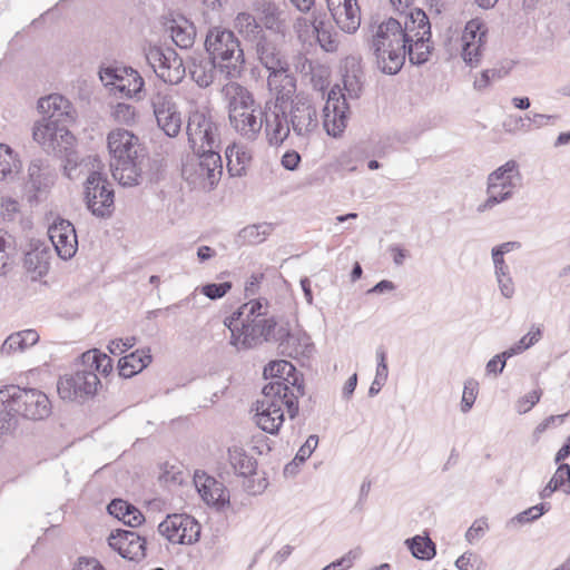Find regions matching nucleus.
Segmentation results:
<instances>
[{
	"label": "nucleus",
	"mask_w": 570,
	"mask_h": 570,
	"mask_svg": "<svg viewBox=\"0 0 570 570\" xmlns=\"http://www.w3.org/2000/svg\"><path fill=\"white\" fill-rule=\"evenodd\" d=\"M342 71L346 95L343 94L338 87L332 88L323 108V127L328 136L335 138L340 137L347 126L350 117L347 97L357 99L363 89V71L360 58L353 56L346 57L342 66Z\"/></svg>",
	"instance_id": "nucleus-1"
},
{
	"label": "nucleus",
	"mask_w": 570,
	"mask_h": 570,
	"mask_svg": "<svg viewBox=\"0 0 570 570\" xmlns=\"http://www.w3.org/2000/svg\"><path fill=\"white\" fill-rule=\"evenodd\" d=\"M107 144L114 179L124 187L141 184L144 168L149 159L138 137L127 129H115L108 134Z\"/></svg>",
	"instance_id": "nucleus-2"
},
{
	"label": "nucleus",
	"mask_w": 570,
	"mask_h": 570,
	"mask_svg": "<svg viewBox=\"0 0 570 570\" xmlns=\"http://www.w3.org/2000/svg\"><path fill=\"white\" fill-rule=\"evenodd\" d=\"M222 92L227 102L232 128L246 140H256L263 125L266 126V112H273V109H266V105L262 108L253 94L235 81L226 83Z\"/></svg>",
	"instance_id": "nucleus-3"
},
{
	"label": "nucleus",
	"mask_w": 570,
	"mask_h": 570,
	"mask_svg": "<svg viewBox=\"0 0 570 570\" xmlns=\"http://www.w3.org/2000/svg\"><path fill=\"white\" fill-rule=\"evenodd\" d=\"M267 86L275 94V100H267L266 109V136L273 146H279L289 136V127L286 116V104L294 99L296 92V78L289 72L288 66L272 71L267 77Z\"/></svg>",
	"instance_id": "nucleus-4"
},
{
	"label": "nucleus",
	"mask_w": 570,
	"mask_h": 570,
	"mask_svg": "<svg viewBox=\"0 0 570 570\" xmlns=\"http://www.w3.org/2000/svg\"><path fill=\"white\" fill-rule=\"evenodd\" d=\"M253 324L244 326L243 350L250 348L263 341L274 340L278 342L279 353L288 357L303 355L307 344V337H302L292 332L288 322L275 320H254Z\"/></svg>",
	"instance_id": "nucleus-5"
},
{
	"label": "nucleus",
	"mask_w": 570,
	"mask_h": 570,
	"mask_svg": "<svg viewBox=\"0 0 570 570\" xmlns=\"http://www.w3.org/2000/svg\"><path fill=\"white\" fill-rule=\"evenodd\" d=\"M286 389L278 383L266 384L263 399L257 401L256 424L269 434H277L284 423V407L291 420L298 414V400L296 396L284 393Z\"/></svg>",
	"instance_id": "nucleus-6"
},
{
	"label": "nucleus",
	"mask_w": 570,
	"mask_h": 570,
	"mask_svg": "<svg viewBox=\"0 0 570 570\" xmlns=\"http://www.w3.org/2000/svg\"><path fill=\"white\" fill-rule=\"evenodd\" d=\"M205 50L220 63L225 79L239 78L245 66L244 51L235 33L225 28H210L205 38Z\"/></svg>",
	"instance_id": "nucleus-7"
},
{
	"label": "nucleus",
	"mask_w": 570,
	"mask_h": 570,
	"mask_svg": "<svg viewBox=\"0 0 570 570\" xmlns=\"http://www.w3.org/2000/svg\"><path fill=\"white\" fill-rule=\"evenodd\" d=\"M400 37L399 26L394 22H381L372 36L371 49L376 66L385 75L399 73L405 63L406 50Z\"/></svg>",
	"instance_id": "nucleus-8"
},
{
	"label": "nucleus",
	"mask_w": 570,
	"mask_h": 570,
	"mask_svg": "<svg viewBox=\"0 0 570 570\" xmlns=\"http://www.w3.org/2000/svg\"><path fill=\"white\" fill-rule=\"evenodd\" d=\"M32 137L45 151L65 159V170L78 166V156L73 150L75 137L63 124L43 117L42 121L35 124Z\"/></svg>",
	"instance_id": "nucleus-9"
},
{
	"label": "nucleus",
	"mask_w": 570,
	"mask_h": 570,
	"mask_svg": "<svg viewBox=\"0 0 570 570\" xmlns=\"http://www.w3.org/2000/svg\"><path fill=\"white\" fill-rule=\"evenodd\" d=\"M186 134L194 153L220 150V128L207 109H193L188 114Z\"/></svg>",
	"instance_id": "nucleus-10"
},
{
	"label": "nucleus",
	"mask_w": 570,
	"mask_h": 570,
	"mask_svg": "<svg viewBox=\"0 0 570 570\" xmlns=\"http://www.w3.org/2000/svg\"><path fill=\"white\" fill-rule=\"evenodd\" d=\"M83 199L88 210L96 217L109 218L115 209V191L107 177L92 171L83 185Z\"/></svg>",
	"instance_id": "nucleus-11"
},
{
	"label": "nucleus",
	"mask_w": 570,
	"mask_h": 570,
	"mask_svg": "<svg viewBox=\"0 0 570 570\" xmlns=\"http://www.w3.org/2000/svg\"><path fill=\"white\" fill-rule=\"evenodd\" d=\"M99 385L100 381L95 371L82 366L71 374L60 376L57 390L62 400L82 403L96 395Z\"/></svg>",
	"instance_id": "nucleus-12"
},
{
	"label": "nucleus",
	"mask_w": 570,
	"mask_h": 570,
	"mask_svg": "<svg viewBox=\"0 0 570 570\" xmlns=\"http://www.w3.org/2000/svg\"><path fill=\"white\" fill-rule=\"evenodd\" d=\"M197 163L183 167V175L190 183L204 189H213L219 181L223 174L220 150L194 153Z\"/></svg>",
	"instance_id": "nucleus-13"
},
{
	"label": "nucleus",
	"mask_w": 570,
	"mask_h": 570,
	"mask_svg": "<svg viewBox=\"0 0 570 570\" xmlns=\"http://www.w3.org/2000/svg\"><path fill=\"white\" fill-rule=\"evenodd\" d=\"M289 131L298 137H308L318 127L317 108L311 97L298 94L286 106Z\"/></svg>",
	"instance_id": "nucleus-14"
},
{
	"label": "nucleus",
	"mask_w": 570,
	"mask_h": 570,
	"mask_svg": "<svg viewBox=\"0 0 570 570\" xmlns=\"http://www.w3.org/2000/svg\"><path fill=\"white\" fill-rule=\"evenodd\" d=\"M200 523L186 513L168 514L158 524V532L173 544H194L200 538Z\"/></svg>",
	"instance_id": "nucleus-15"
},
{
	"label": "nucleus",
	"mask_w": 570,
	"mask_h": 570,
	"mask_svg": "<svg viewBox=\"0 0 570 570\" xmlns=\"http://www.w3.org/2000/svg\"><path fill=\"white\" fill-rule=\"evenodd\" d=\"M158 128L169 138L181 131L183 118L179 107L168 92L157 91L150 98Z\"/></svg>",
	"instance_id": "nucleus-16"
},
{
	"label": "nucleus",
	"mask_w": 570,
	"mask_h": 570,
	"mask_svg": "<svg viewBox=\"0 0 570 570\" xmlns=\"http://www.w3.org/2000/svg\"><path fill=\"white\" fill-rule=\"evenodd\" d=\"M109 547L121 558L140 562L146 557L147 540L134 530L117 529L108 537Z\"/></svg>",
	"instance_id": "nucleus-17"
},
{
	"label": "nucleus",
	"mask_w": 570,
	"mask_h": 570,
	"mask_svg": "<svg viewBox=\"0 0 570 570\" xmlns=\"http://www.w3.org/2000/svg\"><path fill=\"white\" fill-rule=\"evenodd\" d=\"M487 42V29L478 20H470L461 37V58L471 68L481 62L484 45Z\"/></svg>",
	"instance_id": "nucleus-18"
},
{
	"label": "nucleus",
	"mask_w": 570,
	"mask_h": 570,
	"mask_svg": "<svg viewBox=\"0 0 570 570\" xmlns=\"http://www.w3.org/2000/svg\"><path fill=\"white\" fill-rule=\"evenodd\" d=\"M263 375L266 380H272L268 384L278 383L286 389L284 393L296 396V400L304 394V386L299 383L298 372L288 361H271L264 367Z\"/></svg>",
	"instance_id": "nucleus-19"
},
{
	"label": "nucleus",
	"mask_w": 570,
	"mask_h": 570,
	"mask_svg": "<svg viewBox=\"0 0 570 570\" xmlns=\"http://www.w3.org/2000/svg\"><path fill=\"white\" fill-rule=\"evenodd\" d=\"M48 236L61 259L68 261L76 255L78 237L71 222L60 217L55 219L48 228Z\"/></svg>",
	"instance_id": "nucleus-20"
},
{
	"label": "nucleus",
	"mask_w": 570,
	"mask_h": 570,
	"mask_svg": "<svg viewBox=\"0 0 570 570\" xmlns=\"http://www.w3.org/2000/svg\"><path fill=\"white\" fill-rule=\"evenodd\" d=\"M125 73L126 77L109 67L100 73V78L102 81L106 80V86H112L111 90L115 95L127 98L136 97L144 88V79L132 68H126Z\"/></svg>",
	"instance_id": "nucleus-21"
},
{
	"label": "nucleus",
	"mask_w": 570,
	"mask_h": 570,
	"mask_svg": "<svg viewBox=\"0 0 570 570\" xmlns=\"http://www.w3.org/2000/svg\"><path fill=\"white\" fill-rule=\"evenodd\" d=\"M56 174L51 167L40 158L32 159L28 168L26 190L29 203H37L39 196L47 193L53 185Z\"/></svg>",
	"instance_id": "nucleus-22"
},
{
	"label": "nucleus",
	"mask_w": 570,
	"mask_h": 570,
	"mask_svg": "<svg viewBox=\"0 0 570 570\" xmlns=\"http://www.w3.org/2000/svg\"><path fill=\"white\" fill-rule=\"evenodd\" d=\"M328 11L337 27L354 33L361 26V9L357 0H326Z\"/></svg>",
	"instance_id": "nucleus-23"
},
{
	"label": "nucleus",
	"mask_w": 570,
	"mask_h": 570,
	"mask_svg": "<svg viewBox=\"0 0 570 570\" xmlns=\"http://www.w3.org/2000/svg\"><path fill=\"white\" fill-rule=\"evenodd\" d=\"M384 22H394L399 26L401 33V42H411L412 39L419 38L420 36H432L431 23L426 13L421 9H413L406 16L404 26L394 18H389Z\"/></svg>",
	"instance_id": "nucleus-24"
},
{
	"label": "nucleus",
	"mask_w": 570,
	"mask_h": 570,
	"mask_svg": "<svg viewBox=\"0 0 570 570\" xmlns=\"http://www.w3.org/2000/svg\"><path fill=\"white\" fill-rule=\"evenodd\" d=\"M198 493L208 504L218 510L229 505V491L223 482L213 476L205 475L204 481L200 478L195 480Z\"/></svg>",
	"instance_id": "nucleus-25"
},
{
	"label": "nucleus",
	"mask_w": 570,
	"mask_h": 570,
	"mask_svg": "<svg viewBox=\"0 0 570 570\" xmlns=\"http://www.w3.org/2000/svg\"><path fill=\"white\" fill-rule=\"evenodd\" d=\"M188 68L191 79L200 88L209 87L218 75L224 76L220 63H217L216 60L212 59L208 55L194 58Z\"/></svg>",
	"instance_id": "nucleus-26"
},
{
	"label": "nucleus",
	"mask_w": 570,
	"mask_h": 570,
	"mask_svg": "<svg viewBox=\"0 0 570 570\" xmlns=\"http://www.w3.org/2000/svg\"><path fill=\"white\" fill-rule=\"evenodd\" d=\"M38 110L43 117L58 122L71 119V105L63 96L52 94L38 100Z\"/></svg>",
	"instance_id": "nucleus-27"
},
{
	"label": "nucleus",
	"mask_w": 570,
	"mask_h": 570,
	"mask_svg": "<svg viewBox=\"0 0 570 570\" xmlns=\"http://www.w3.org/2000/svg\"><path fill=\"white\" fill-rule=\"evenodd\" d=\"M256 51L261 63L268 70V73L288 65L275 43L266 37L259 38L256 43Z\"/></svg>",
	"instance_id": "nucleus-28"
},
{
	"label": "nucleus",
	"mask_w": 570,
	"mask_h": 570,
	"mask_svg": "<svg viewBox=\"0 0 570 570\" xmlns=\"http://www.w3.org/2000/svg\"><path fill=\"white\" fill-rule=\"evenodd\" d=\"M151 362L149 350H137L121 357L118 362V372L121 377L129 379L140 373Z\"/></svg>",
	"instance_id": "nucleus-29"
},
{
	"label": "nucleus",
	"mask_w": 570,
	"mask_h": 570,
	"mask_svg": "<svg viewBox=\"0 0 570 570\" xmlns=\"http://www.w3.org/2000/svg\"><path fill=\"white\" fill-rule=\"evenodd\" d=\"M39 341V334L35 330H24L9 335L0 347L3 356H10L17 352H23Z\"/></svg>",
	"instance_id": "nucleus-30"
},
{
	"label": "nucleus",
	"mask_w": 570,
	"mask_h": 570,
	"mask_svg": "<svg viewBox=\"0 0 570 570\" xmlns=\"http://www.w3.org/2000/svg\"><path fill=\"white\" fill-rule=\"evenodd\" d=\"M432 36H420L412 39L411 42L403 43L406 50V57L411 65L422 66L430 60L433 51Z\"/></svg>",
	"instance_id": "nucleus-31"
},
{
	"label": "nucleus",
	"mask_w": 570,
	"mask_h": 570,
	"mask_svg": "<svg viewBox=\"0 0 570 570\" xmlns=\"http://www.w3.org/2000/svg\"><path fill=\"white\" fill-rule=\"evenodd\" d=\"M167 55L168 59L165 60V63L161 70L158 71L157 77L164 82L177 85L185 77L186 68L184 66L183 58H180L174 49L167 48Z\"/></svg>",
	"instance_id": "nucleus-32"
},
{
	"label": "nucleus",
	"mask_w": 570,
	"mask_h": 570,
	"mask_svg": "<svg viewBox=\"0 0 570 570\" xmlns=\"http://www.w3.org/2000/svg\"><path fill=\"white\" fill-rule=\"evenodd\" d=\"M262 308H263V303L259 301V299H253L250 301L249 303L245 304L240 311H239V314L243 315L246 313V318H244L242 321V331L240 333L236 334L235 331L233 328H230L232 331V337H230V344L234 345L235 347H237L238 350L239 348H243L242 347V341L244 338V326L248 325V324H253L254 320H275L274 317H264V313L262 312Z\"/></svg>",
	"instance_id": "nucleus-33"
},
{
	"label": "nucleus",
	"mask_w": 570,
	"mask_h": 570,
	"mask_svg": "<svg viewBox=\"0 0 570 570\" xmlns=\"http://www.w3.org/2000/svg\"><path fill=\"white\" fill-rule=\"evenodd\" d=\"M50 253L47 246L37 245L31 250L27 252L23 259V265L28 272L35 273L38 276H43L49 271Z\"/></svg>",
	"instance_id": "nucleus-34"
},
{
	"label": "nucleus",
	"mask_w": 570,
	"mask_h": 570,
	"mask_svg": "<svg viewBox=\"0 0 570 570\" xmlns=\"http://www.w3.org/2000/svg\"><path fill=\"white\" fill-rule=\"evenodd\" d=\"M520 178L519 165L515 160H508L505 164L493 170L488 176V184L493 183L501 189L512 190L515 187L514 178Z\"/></svg>",
	"instance_id": "nucleus-35"
},
{
	"label": "nucleus",
	"mask_w": 570,
	"mask_h": 570,
	"mask_svg": "<svg viewBox=\"0 0 570 570\" xmlns=\"http://www.w3.org/2000/svg\"><path fill=\"white\" fill-rule=\"evenodd\" d=\"M404 544L417 560L430 561L436 554V546L429 535L416 534L407 538Z\"/></svg>",
	"instance_id": "nucleus-36"
},
{
	"label": "nucleus",
	"mask_w": 570,
	"mask_h": 570,
	"mask_svg": "<svg viewBox=\"0 0 570 570\" xmlns=\"http://www.w3.org/2000/svg\"><path fill=\"white\" fill-rule=\"evenodd\" d=\"M80 365L86 366L88 370H94L98 375L107 376L112 371V360L98 350H89L80 355Z\"/></svg>",
	"instance_id": "nucleus-37"
},
{
	"label": "nucleus",
	"mask_w": 570,
	"mask_h": 570,
	"mask_svg": "<svg viewBox=\"0 0 570 570\" xmlns=\"http://www.w3.org/2000/svg\"><path fill=\"white\" fill-rule=\"evenodd\" d=\"M228 456L232 466L238 475L246 478L255 474L257 462L253 456L246 454L243 449H229Z\"/></svg>",
	"instance_id": "nucleus-38"
},
{
	"label": "nucleus",
	"mask_w": 570,
	"mask_h": 570,
	"mask_svg": "<svg viewBox=\"0 0 570 570\" xmlns=\"http://www.w3.org/2000/svg\"><path fill=\"white\" fill-rule=\"evenodd\" d=\"M273 232V224L259 223L244 227L238 238L242 244L257 245L263 243L268 235Z\"/></svg>",
	"instance_id": "nucleus-39"
},
{
	"label": "nucleus",
	"mask_w": 570,
	"mask_h": 570,
	"mask_svg": "<svg viewBox=\"0 0 570 570\" xmlns=\"http://www.w3.org/2000/svg\"><path fill=\"white\" fill-rule=\"evenodd\" d=\"M235 27L246 38L252 40H259L264 38L262 26L257 22L256 17L248 12H239L235 19Z\"/></svg>",
	"instance_id": "nucleus-40"
},
{
	"label": "nucleus",
	"mask_w": 570,
	"mask_h": 570,
	"mask_svg": "<svg viewBox=\"0 0 570 570\" xmlns=\"http://www.w3.org/2000/svg\"><path fill=\"white\" fill-rule=\"evenodd\" d=\"M255 10L267 29H278L279 11L276 3L269 0H261L255 3Z\"/></svg>",
	"instance_id": "nucleus-41"
},
{
	"label": "nucleus",
	"mask_w": 570,
	"mask_h": 570,
	"mask_svg": "<svg viewBox=\"0 0 570 570\" xmlns=\"http://www.w3.org/2000/svg\"><path fill=\"white\" fill-rule=\"evenodd\" d=\"M488 198L476 208L479 213L492 209L494 206L512 198L513 191L510 189H501L500 186L489 183L487 186Z\"/></svg>",
	"instance_id": "nucleus-42"
},
{
	"label": "nucleus",
	"mask_w": 570,
	"mask_h": 570,
	"mask_svg": "<svg viewBox=\"0 0 570 570\" xmlns=\"http://www.w3.org/2000/svg\"><path fill=\"white\" fill-rule=\"evenodd\" d=\"M550 509H551V504L549 502H541L539 504L530 507L527 510L518 513L515 517H513L508 522V525L510 527V525H515L517 523L523 524V523L537 521L544 513L549 512Z\"/></svg>",
	"instance_id": "nucleus-43"
},
{
	"label": "nucleus",
	"mask_w": 570,
	"mask_h": 570,
	"mask_svg": "<svg viewBox=\"0 0 570 570\" xmlns=\"http://www.w3.org/2000/svg\"><path fill=\"white\" fill-rule=\"evenodd\" d=\"M312 26L321 47L328 52L336 50L337 42L333 38L326 22L322 18L315 17Z\"/></svg>",
	"instance_id": "nucleus-44"
},
{
	"label": "nucleus",
	"mask_w": 570,
	"mask_h": 570,
	"mask_svg": "<svg viewBox=\"0 0 570 570\" xmlns=\"http://www.w3.org/2000/svg\"><path fill=\"white\" fill-rule=\"evenodd\" d=\"M170 30H171V39L177 47H179L181 49H188L194 45L195 29L191 24H189V26L175 24L170 28Z\"/></svg>",
	"instance_id": "nucleus-45"
},
{
	"label": "nucleus",
	"mask_w": 570,
	"mask_h": 570,
	"mask_svg": "<svg viewBox=\"0 0 570 570\" xmlns=\"http://www.w3.org/2000/svg\"><path fill=\"white\" fill-rule=\"evenodd\" d=\"M368 156L366 151V147L363 142L356 144L351 147L346 153H344L340 158V164L343 168L348 171H355L356 165L355 161H361Z\"/></svg>",
	"instance_id": "nucleus-46"
},
{
	"label": "nucleus",
	"mask_w": 570,
	"mask_h": 570,
	"mask_svg": "<svg viewBox=\"0 0 570 570\" xmlns=\"http://www.w3.org/2000/svg\"><path fill=\"white\" fill-rule=\"evenodd\" d=\"M512 65L501 66L499 68L485 69L481 72L480 78L474 80L473 87L476 90L485 89L492 80L502 79L509 75Z\"/></svg>",
	"instance_id": "nucleus-47"
},
{
	"label": "nucleus",
	"mask_w": 570,
	"mask_h": 570,
	"mask_svg": "<svg viewBox=\"0 0 570 570\" xmlns=\"http://www.w3.org/2000/svg\"><path fill=\"white\" fill-rule=\"evenodd\" d=\"M226 158H227V169L230 176L234 177H240L245 174L246 164L250 160V155L243 150L236 151V165L233 163L232 156H233V148L226 149Z\"/></svg>",
	"instance_id": "nucleus-48"
},
{
	"label": "nucleus",
	"mask_w": 570,
	"mask_h": 570,
	"mask_svg": "<svg viewBox=\"0 0 570 570\" xmlns=\"http://www.w3.org/2000/svg\"><path fill=\"white\" fill-rule=\"evenodd\" d=\"M17 168L18 161L13 150L9 146L0 144V179L7 178Z\"/></svg>",
	"instance_id": "nucleus-49"
},
{
	"label": "nucleus",
	"mask_w": 570,
	"mask_h": 570,
	"mask_svg": "<svg viewBox=\"0 0 570 570\" xmlns=\"http://www.w3.org/2000/svg\"><path fill=\"white\" fill-rule=\"evenodd\" d=\"M114 119L120 124L130 126L136 122V108L132 105L126 102H118L112 108L111 112Z\"/></svg>",
	"instance_id": "nucleus-50"
},
{
	"label": "nucleus",
	"mask_w": 570,
	"mask_h": 570,
	"mask_svg": "<svg viewBox=\"0 0 570 570\" xmlns=\"http://www.w3.org/2000/svg\"><path fill=\"white\" fill-rule=\"evenodd\" d=\"M145 58L148 65L158 76V71L161 70L165 60L168 59L167 48H161L159 46H150L148 47V49H146Z\"/></svg>",
	"instance_id": "nucleus-51"
},
{
	"label": "nucleus",
	"mask_w": 570,
	"mask_h": 570,
	"mask_svg": "<svg viewBox=\"0 0 570 570\" xmlns=\"http://www.w3.org/2000/svg\"><path fill=\"white\" fill-rule=\"evenodd\" d=\"M230 282L207 283L200 287V293L212 301L224 297L232 289Z\"/></svg>",
	"instance_id": "nucleus-52"
},
{
	"label": "nucleus",
	"mask_w": 570,
	"mask_h": 570,
	"mask_svg": "<svg viewBox=\"0 0 570 570\" xmlns=\"http://www.w3.org/2000/svg\"><path fill=\"white\" fill-rule=\"evenodd\" d=\"M362 556V549L360 547L350 550L347 553H345L343 557L336 559L335 561L331 562L326 567H324L322 570H342L350 569L354 561L357 560Z\"/></svg>",
	"instance_id": "nucleus-53"
},
{
	"label": "nucleus",
	"mask_w": 570,
	"mask_h": 570,
	"mask_svg": "<svg viewBox=\"0 0 570 570\" xmlns=\"http://www.w3.org/2000/svg\"><path fill=\"white\" fill-rule=\"evenodd\" d=\"M478 386H479V384L474 380H468L464 383L463 394H462V400H461V411L463 413H468L472 409V406L475 402L476 395H478Z\"/></svg>",
	"instance_id": "nucleus-54"
},
{
	"label": "nucleus",
	"mask_w": 570,
	"mask_h": 570,
	"mask_svg": "<svg viewBox=\"0 0 570 570\" xmlns=\"http://www.w3.org/2000/svg\"><path fill=\"white\" fill-rule=\"evenodd\" d=\"M558 464L557 471L550 480L556 482L566 494H570V464L563 462Z\"/></svg>",
	"instance_id": "nucleus-55"
},
{
	"label": "nucleus",
	"mask_w": 570,
	"mask_h": 570,
	"mask_svg": "<svg viewBox=\"0 0 570 570\" xmlns=\"http://www.w3.org/2000/svg\"><path fill=\"white\" fill-rule=\"evenodd\" d=\"M376 360H377V366H376V374H375V384L377 385H384L387 375H389V367L386 363V352L383 347H379L376 350Z\"/></svg>",
	"instance_id": "nucleus-56"
},
{
	"label": "nucleus",
	"mask_w": 570,
	"mask_h": 570,
	"mask_svg": "<svg viewBox=\"0 0 570 570\" xmlns=\"http://www.w3.org/2000/svg\"><path fill=\"white\" fill-rule=\"evenodd\" d=\"M318 444L317 435H309L305 443L298 449L293 463H304L315 451Z\"/></svg>",
	"instance_id": "nucleus-57"
},
{
	"label": "nucleus",
	"mask_w": 570,
	"mask_h": 570,
	"mask_svg": "<svg viewBox=\"0 0 570 570\" xmlns=\"http://www.w3.org/2000/svg\"><path fill=\"white\" fill-rule=\"evenodd\" d=\"M541 395V390H533L532 392L518 400L515 410L520 414L529 412L537 403H539Z\"/></svg>",
	"instance_id": "nucleus-58"
},
{
	"label": "nucleus",
	"mask_w": 570,
	"mask_h": 570,
	"mask_svg": "<svg viewBox=\"0 0 570 570\" xmlns=\"http://www.w3.org/2000/svg\"><path fill=\"white\" fill-rule=\"evenodd\" d=\"M130 503L122 500V499H114L111 502L107 505V511L110 515L114 518L122 521L126 515L130 514Z\"/></svg>",
	"instance_id": "nucleus-59"
},
{
	"label": "nucleus",
	"mask_w": 570,
	"mask_h": 570,
	"mask_svg": "<svg viewBox=\"0 0 570 570\" xmlns=\"http://www.w3.org/2000/svg\"><path fill=\"white\" fill-rule=\"evenodd\" d=\"M488 528L489 525L487 519H476L465 533L466 541L473 543L474 541L479 540L484 535Z\"/></svg>",
	"instance_id": "nucleus-60"
},
{
	"label": "nucleus",
	"mask_w": 570,
	"mask_h": 570,
	"mask_svg": "<svg viewBox=\"0 0 570 570\" xmlns=\"http://www.w3.org/2000/svg\"><path fill=\"white\" fill-rule=\"evenodd\" d=\"M136 344V338L132 337H126V338H116L112 340L108 344V351L112 355H120L131 348Z\"/></svg>",
	"instance_id": "nucleus-61"
},
{
	"label": "nucleus",
	"mask_w": 570,
	"mask_h": 570,
	"mask_svg": "<svg viewBox=\"0 0 570 570\" xmlns=\"http://www.w3.org/2000/svg\"><path fill=\"white\" fill-rule=\"evenodd\" d=\"M455 566L460 570H480L479 558L469 551L456 559Z\"/></svg>",
	"instance_id": "nucleus-62"
},
{
	"label": "nucleus",
	"mask_w": 570,
	"mask_h": 570,
	"mask_svg": "<svg viewBox=\"0 0 570 570\" xmlns=\"http://www.w3.org/2000/svg\"><path fill=\"white\" fill-rule=\"evenodd\" d=\"M542 334L541 326L532 325L531 330L518 342L524 347V350H529L542 338Z\"/></svg>",
	"instance_id": "nucleus-63"
},
{
	"label": "nucleus",
	"mask_w": 570,
	"mask_h": 570,
	"mask_svg": "<svg viewBox=\"0 0 570 570\" xmlns=\"http://www.w3.org/2000/svg\"><path fill=\"white\" fill-rule=\"evenodd\" d=\"M504 276H495L501 295L505 298H511L514 295L515 288L510 272L504 273Z\"/></svg>",
	"instance_id": "nucleus-64"
}]
</instances>
